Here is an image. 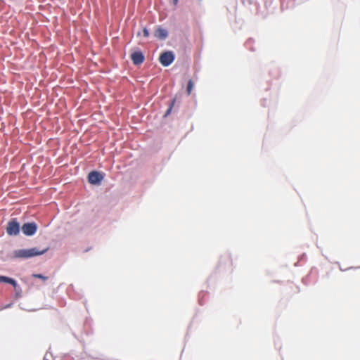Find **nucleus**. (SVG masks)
I'll use <instances>...</instances> for the list:
<instances>
[{"label":"nucleus","instance_id":"nucleus-1","mask_svg":"<svg viewBox=\"0 0 360 360\" xmlns=\"http://www.w3.org/2000/svg\"><path fill=\"white\" fill-rule=\"evenodd\" d=\"M47 250L48 248H45L42 250H39L37 248L17 250L13 252V256L15 258H30L43 255Z\"/></svg>","mask_w":360,"mask_h":360},{"label":"nucleus","instance_id":"nucleus-2","mask_svg":"<svg viewBox=\"0 0 360 360\" xmlns=\"http://www.w3.org/2000/svg\"><path fill=\"white\" fill-rule=\"evenodd\" d=\"M6 232L10 236H16L20 232V224L15 219H12L8 222Z\"/></svg>","mask_w":360,"mask_h":360},{"label":"nucleus","instance_id":"nucleus-3","mask_svg":"<svg viewBox=\"0 0 360 360\" xmlns=\"http://www.w3.org/2000/svg\"><path fill=\"white\" fill-rule=\"evenodd\" d=\"M174 60V55L172 51H165L160 56V63L165 67L169 66L173 63Z\"/></svg>","mask_w":360,"mask_h":360},{"label":"nucleus","instance_id":"nucleus-4","mask_svg":"<svg viewBox=\"0 0 360 360\" xmlns=\"http://www.w3.org/2000/svg\"><path fill=\"white\" fill-rule=\"evenodd\" d=\"M37 229V226L34 222L25 223L22 226V231L26 236L34 235Z\"/></svg>","mask_w":360,"mask_h":360},{"label":"nucleus","instance_id":"nucleus-5","mask_svg":"<svg viewBox=\"0 0 360 360\" xmlns=\"http://www.w3.org/2000/svg\"><path fill=\"white\" fill-rule=\"evenodd\" d=\"M103 179V176L96 171L91 172L88 175V181L91 184H100Z\"/></svg>","mask_w":360,"mask_h":360},{"label":"nucleus","instance_id":"nucleus-6","mask_svg":"<svg viewBox=\"0 0 360 360\" xmlns=\"http://www.w3.org/2000/svg\"><path fill=\"white\" fill-rule=\"evenodd\" d=\"M131 59L134 65H140L144 61V56L141 51H135L131 53Z\"/></svg>","mask_w":360,"mask_h":360},{"label":"nucleus","instance_id":"nucleus-7","mask_svg":"<svg viewBox=\"0 0 360 360\" xmlns=\"http://www.w3.org/2000/svg\"><path fill=\"white\" fill-rule=\"evenodd\" d=\"M167 31L163 28L158 27L155 32V37L160 39H165L167 37Z\"/></svg>","mask_w":360,"mask_h":360},{"label":"nucleus","instance_id":"nucleus-8","mask_svg":"<svg viewBox=\"0 0 360 360\" xmlns=\"http://www.w3.org/2000/svg\"><path fill=\"white\" fill-rule=\"evenodd\" d=\"M0 283H9L12 285L14 288L17 286V283L13 278L6 277L4 276H0Z\"/></svg>","mask_w":360,"mask_h":360},{"label":"nucleus","instance_id":"nucleus-9","mask_svg":"<svg viewBox=\"0 0 360 360\" xmlns=\"http://www.w3.org/2000/svg\"><path fill=\"white\" fill-rule=\"evenodd\" d=\"M193 87V81L191 79H189L188 82L187 89H186L188 95H191Z\"/></svg>","mask_w":360,"mask_h":360},{"label":"nucleus","instance_id":"nucleus-10","mask_svg":"<svg viewBox=\"0 0 360 360\" xmlns=\"http://www.w3.org/2000/svg\"><path fill=\"white\" fill-rule=\"evenodd\" d=\"M175 102H176V99H175V98H174V99L172 101V103H171V104H170V105H169V108L167 109V112H166V113H165V116L168 115L171 112L173 106H174V104H175Z\"/></svg>","mask_w":360,"mask_h":360},{"label":"nucleus","instance_id":"nucleus-11","mask_svg":"<svg viewBox=\"0 0 360 360\" xmlns=\"http://www.w3.org/2000/svg\"><path fill=\"white\" fill-rule=\"evenodd\" d=\"M32 276L34 278H38L42 279L44 281L47 280V277L43 276L42 274H34L32 275Z\"/></svg>","mask_w":360,"mask_h":360},{"label":"nucleus","instance_id":"nucleus-12","mask_svg":"<svg viewBox=\"0 0 360 360\" xmlns=\"http://www.w3.org/2000/svg\"><path fill=\"white\" fill-rule=\"evenodd\" d=\"M142 32L144 37H148L149 36V32L146 27L143 29Z\"/></svg>","mask_w":360,"mask_h":360},{"label":"nucleus","instance_id":"nucleus-13","mask_svg":"<svg viewBox=\"0 0 360 360\" xmlns=\"http://www.w3.org/2000/svg\"><path fill=\"white\" fill-rule=\"evenodd\" d=\"M178 1L179 0H173V2H174V4H176L178 3Z\"/></svg>","mask_w":360,"mask_h":360}]
</instances>
